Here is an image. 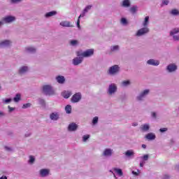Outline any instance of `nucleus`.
<instances>
[{"label":"nucleus","mask_w":179,"mask_h":179,"mask_svg":"<svg viewBox=\"0 0 179 179\" xmlns=\"http://www.w3.org/2000/svg\"><path fill=\"white\" fill-rule=\"evenodd\" d=\"M76 54L77 57H81V58H87L89 57H92V55L94 54V50L89 49L84 52H82V51H78Z\"/></svg>","instance_id":"1"},{"label":"nucleus","mask_w":179,"mask_h":179,"mask_svg":"<svg viewBox=\"0 0 179 179\" xmlns=\"http://www.w3.org/2000/svg\"><path fill=\"white\" fill-rule=\"evenodd\" d=\"M43 92L45 94H54V90H52L51 85H44L43 87Z\"/></svg>","instance_id":"2"},{"label":"nucleus","mask_w":179,"mask_h":179,"mask_svg":"<svg viewBox=\"0 0 179 179\" xmlns=\"http://www.w3.org/2000/svg\"><path fill=\"white\" fill-rule=\"evenodd\" d=\"M82 99V94L80 93H76L71 97L72 103H79Z\"/></svg>","instance_id":"3"},{"label":"nucleus","mask_w":179,"mask_h":179,"mask_svg":"<svg viewBox=\"0 0 179 179\" xmlns=\"http://www.w3.org/2000/svg\"><path fill=\"white\" fill-rule=\"evenodd\" d=\"M148 31H149V29L148 27L142 28L137 31V33L136 34V36H137L138 37H140L141 36H143L144 34H148Z\"/></svg>","instance_id":"4"},{"label":"nucleus","mask_w":179,"mask_h":179,"mask_svg":"<svg viewBox=\"0 0 179 179\" xmlns=\"http://www.w3.org/2000/svg\"><path fill=\"white\" fill-rule=\"evenodd\" d=\"M119 71H120V68L118 67V66L115 65L110 68L109 73L110 75H115V73H117V72H118Z\"/></svg>","instance_id":"5"},{"label":"nucleus","mask_w":179,"mask_h":179,"mask_svg":"<svg viewBox=\"0 0 179 179\" xmlns=\"http://www.w3.org/2000/svg\"><path fill=\"white\" fill-rule=\"evenodd\" d=\"M16 18L13 16H7L3 19L5 23H12V22H15Z\"/></svg>","instance_id":"6"},{"label":"nucleus","mask_w":179,"mask_h":179,"mask_svg":"<svg viewBox=\"0 0 179 179\" xmlns=\"http://www.w3.org/2000/svg\"><path fill=\"white\" fill-rule=\"evenodd\" d=\"M115 92H117V86L115 85V84H111L110 85H109V94H113V93H115Z\"/></svg>","instance_id":"7"},{"label":"nucleus","mask_w":179,"mask_h":179,"mask_svg":"<svg viewBox=\"0 0 179 179\" xmlns=\"http://www.w3.org/2000/svg\"><path fill=\"white\" fill-rule=\"evenodd\" d=\"M82 61H83V57H76L73 59V65H79V64H82Z\"/></svg>","instance_id":"8"},{"label":"nucleus","mask_w":179,"mask_h":179,"mask_svg":"<svg viewBox=\"0 0 179 179\" xmlns=\"http://www.w3.org/2000/svg\"><path fill=\"white\" fill-rule=\"evenodd\" d=\"M145 138L148 141H153V140L156 139V135H155V134H153V133H149L145 136Z\"/></svg>","instance_id":"9"},{"label":"nucleus","mask_w":179,"mask_h":179,"mask_svg":"<svg viewBox=\"0 0 179 179\" xmlns=\"http://www.w3.org/2000/svg\"><path fill=\"white\" fill-rule=\"evenodd\" d=\"M92 9V5L87 6V7H85V8L83 10V13L80 15L79 18L80 17H83L85 15V13H87V12H89V10H90Z\"/></svg>","instance_id":"10"},{"label":"nucleus","mask_w":179,"mask_h":179,"mask_svg":"<svg viewBox=\"0 0 179 179\" xmlns=\"http://www.w3.org/2000/svg\"><path fill=\"white\" fill-rule=\"evenodd\" d=\"M49 173H50V170L48 169H41L40 171V174L41 177H46V176H48Z\"/></svg>","instance_id":"11"},{"label":"nucleus","mask_w":179,"mask_h":179,"mask_svg":"<svg viewBox=\"0 0 179 179\" xmlns=\"http://www.w3.org/2000/svg\"><path fill=\"white\" fill-rule=\"evenodd\" d=\"M149 90H145L139 96H138V100H141V99H143V97H145V96L149 94Z\"/></svg>","instance_id":"12"},{"label":"nucleus","mask_w":179,"mask_h":179,"mask_svg":"<svg viewBox=\"0 0 179 179\" xmlns=\"http://www.w3.org/2000/svg\"><path fill=\"white\" fill-rule=\"evenodd\" d=\"M78 129V124L76 123H71L69 126V131H76Z\"/></svg>","instance_id":"13"},{"label":"nucleus","mask_w":179,"mask_h":179,"mask_svg":"<svg viewBox=\"0 0 179 179\" xmlns=\"http://www.w3.org/2000/svg\"><path fill=\"white\" fill-rule=\"evenodd\" d=\"M167 69L169 72H174V71L177 69V66H176L175 64H169L167 66Z\"/></svg>","instance_id":"14"},{"label":"nucleus","mask_w":179,"mask_h":179,"mask_svg":"<svg viewBox=\"0 0 179 179\" xmlns=\"http://www.w3.org/2000/svg\"><path fill=\"white\" fill-rule=\"evenodd\" d=\"M50 119L52 120L53 121H57V120L59 118V115L57 113H53L50 114Z\"/></svg>","instance_id":"15"},{"label":"nucleus","mask_w":179,"mask_h":179,"mask_svg":"<svg viewBox=\"0 0 179 179\" xmlns=\"http://www.w3.org/2000/svg\"><path fill=\"white\" fill-rule=\"evenodd\" d=\"M147 63L149 64V65H154V66H157L159 65V61H156L155 59H150L147 62Z\"/></svg>","instance_id":"16"},{"label":"nucleus","mask_w":179,"mask_h":179,"mask_svg":"<svg viewBox=\"0 0 179 179\" xmlns=\"http://www.w3.org/2000/svg\"><path fill=\"white\" fill-rule=\"evenodd\" d=\"M71 92L68 91H64L62 93V96H63L64 99H69V97H71Z\"/></svg>","instance_id":"17"},{"label":"nucleus","mask_w":179,"mask_h":179,"mask_svg":"<svg viewBox=\"0 0 179 179\" xmlns=\"http://www.w3.org/2000/svg\"><path fill=\"white\" fill-rule=\"evenodd\" d=\"M111 155H113L111 149H106L103 152V156H111Z\"/></svg>","instance_id":"18"},{"label":"nucleus","mask_w":179,"mask_h":179,"mask_svg":"<svg viewBox=\"0 0 179 179\" xmlns=\"http://www.w3.org/2000/svg\"><path fill=\"white\" fill-rule=\"evenodd\" d=\"M60 26H62L63 27H71V23L68 21H63L60 22Z\"/></svg>","instance_id":"19"},{"label":"nucleus","mask_w":179,"mask_h":179,"mask_svg":"<svg viewBox=\"0 0 179 179\" xmlns=\"http://www.w3.org/2000/svg\"><path fill=\"white\" fill-rule=\"evenodd\" d=\"M56 79L58 83H64V82H65V78L62 76H57Z\"/></svg>","instance_id":"20"},{"label":"nucleus","mask_w":179,"mask_h":179,"mask_svg":"<svg viewBox=\"0 0 179 179\" xmlns=\"http://www.w3.org/2000/svg\"><path fill=\"white\" fill-rule=\"evenodd\" d=\"M10 44V41H4L0 43V47H8Z\"/></svg>","instance_id":"21"},{"label":"nucleus","mask_w":179,"mask_h":179,"mask_svg":"<svg viewBox=\"0 0 179 179\" xmlns=\"http://www.w3.org/2000/svg\"><path fill=\"white\" fill-rule=\"evenodd\" d=\"M57 13V11L53 10V11H50L49 13H47L45 14V17H51V16H55V15Z\"/></svg>","instance_id":"22"},{"label":"nucleus","mask_w":179,"mask_h":179,"mask_svg":"<svg viewBox=\"0 0 179 179\" xmlns=\"http://www.w3.org/2000/svg\"><path fill=\"white\" fill-rule=\"evenodd\" d=\"M134 150H127L125 152V155L127 156V157H131V156H134Z\"/></svg>","instance_id":"23"},{"label":"nucleus","mask_w":179,"mask_h":179,"mask_svg":"<svg viewBox=\"0 0 179 179\" xmlns=\"http://www.w3.org/2000/svg\"><path fill=\"white\" fill-rule=\"evenodd\" d=\"M65 110L67 114H71L72 111V107L70 105H67L65 108Z\"/></svg>","instance_id":"24"},{"label":"nucleus","mask_w":179,"mask_h":179,"mask_svg":"<svg viewBox=\"0 0 179 179\" xmlns=\"http://www.w3.org/2000/svg\"><path fill=\"white\" fill-rule=\"evenodd\" d=\"M20 97H21V95L20 94H17L15 95V97H14L13 100L15 103H17V101H20Z\"/></svg>","instance_id":"25"},{"label":"nucleus","mask_w":179,"mask_h":179,"mask_svg":"<svg viewBox=\"0 0 179 179\" xmlns=\"http://www.w3.org/2000/svg\"><path fill=\"white\" fill-rule=\"evenodd\" d=\"M130 3H129V0H124L122 2V6H124L125 8H128V6H129Z\"/></svg>","instance_id":"26"},{"label":"nucleus","mask_w":179,"mask_h":179,"mask_svg":"<svg viewBox=\"0 0 179 179\" xmlns=\"http://www.w3.org/2000/svg\"><path fill=\"white\" fill-rule=\"evenodd\" d=\"M149 128H150L149 124H144L141 127L142 131H149Z\"/></svg>","instance_id":"27"},{"label":"nucleus","mask_w":179,"mask_h":179,"mask_svg":"<svg viewBox=\"0 0 179 179\" xmlns=\"http://www.w3.org/2000/svg\"><path fill=\"white\" fill-rule=\"evenodd\" d=\"M114 171H115V173H117V174H118V176H120V177L122 176V170L120 169H114Z\"/></svg>","instance_id":"28"},{"label":"nucleus","mask_w":179,"mask_h":179,"mask_svg":"<svg viewBox=\"0 0 179 179\" xmlns=\"http://www.w3.org/2000/svg\"><path fill=\"white\" fill-rule=\"evenodd\" d=\"M177 33H179V29L178 28L173 29L171 31V36H174V34H177Z\"/></svg>","instance_id":"29"},{"label":"nucleus","mask_w":179,"mask_h":179,"mask_svg":"<svg viewBox=\"0 0 179 179\" xmlns=\"http://www.w3.org/2000/svg\"><path fill=\"white\" fill-rule=\"evenodd\" d=\"M27 66H23L20 69V73H24V72H27Z\"/></svg>","instance_id":"30"},{"label":"nucleus","mask_w":179,"mask_h":179,"mask_svg":"<svg viewBox=\"0 0 179 179\" xmlns=\"http://www.w3.org/2000/svg\"><path fill=\"white\" fill-rule=\"evenodd\" d=\"M149 23V16H147L145 17V20L143 22V26H148V24Z\"/></svg>","instance_id":"31"},{"label":"nucleus","mask_w":179,"mask_h":179,"mask_svg":"<svg viewBox=\"0 0 179 179\" xmlns=\"http://www.w3.org/2000/svg\"><path fill=\"white\" fill-rule=\"evenodd\" d=\"M171 14L172 15H179V11L177 9H173L171 10Z\"/></svg>","instance_id":"32"},{"label":"nucleus","mask_w":179,"mask_h":179,"mask_svg":"<svg viewBox=\"0 0 179 179\" xmlns=\"http://www.w3.org/2000/svg\"><path fill=\"white\" fill-rule=\"evenodd\" d=\"M129 84H130L129 80L123 81L122 83V86H128V85H129Z\"/></svg>","instance_id":"33"},{"label":"nucleus","mask_w":179,"mask_h":179,"mask_svg":"<svg viewBox=\"0 0 179 179\" xmlns=\"http://www.w3.org/2000/svg\"><path fill=\"white\" fill-rule=\"evenodd\" d=\"M136 9H138V7L134 6L130 9V10L132 13H135V12H136Z\"/></svg>","instance_id":"34"},{"label":"nucleus","mask_w":179,"mask_h":179,"mask_svg":"<svg viewBox=\"0 0 179 179\" xmlns=\"http://www.w3.org/2000/svg\"><path fill=\"white\" fill-rule=\"evenodd\" d=\"M70 44H71V45H76L78 44V41L76 40L71 41Z\"/></svg>","instance_id":"35"},{"label":"nucleus","mask_w":179,"mask_h":179,"mask_svg":"<svg viewBox=\"0 0 179 179\" xmlns=\"http://www.w3.org/2000/svg\"><path fill=\"white\" fill-rule=\"evenodd\" d=\"M98 121H99V117H94L93 118L92 123L93 124H97Z\"/></svg>","instance_id":"36"},{"label":"nucleus","mask_w":179,"mask_h":179,"mask_svg":"<svg viewBox=\"0 0 179 179\" xmlns=\"http://www.w3.org/2000/svg\"><path fill=\"white\" fill-rule=\"evenodd\" d=\"M27 51H29V52H34V51H36V49L34 48H28Z\"/></svg>","instance_id":"37"},{"label":"nucleus","mask_w":179,"mask_h":179,"mask_svg":"<svg viewBox=\"0 0 179 179\" xmlns=\"http://www.w3.org/2000/svg\"><path fill=\"white\" fill-rule=\"evenodd\" d=\"M89 138H90V135H85V136H84L83 137V141H84V142H86V141H87Z\"/></svg>","instance_id":"38"},{"label":"nucleus","mask_w":179,"mask_h":179,"mask_svg":"<svg viewBox=\"0 0 179 179\" xmlns=\"http://www.w3.org/2000/svg\"><path fill=\"white\" fill-rule=\"evenodd\" d=\"M35 159L34 158L33 156L29 157V163H34Z\"/></svg>","instance_id":"39"},{"label":"nucleus","mask_w":179,"mask_h":179,"mask_svg":"<svg viewBox=\"0 0 179 179\" xmlns=\"http://www.w3.org/2000/svg\"><path fill=\"white\" fill-rule=\"evenodd\" d=\"M77 26L78 29L80 27V17L79 18V17L77 21Z\"/></svg>","instance_id":"40"},{"label":"nucleus","mask_w":179,"mask_h":179,"mask_svg":"<svg viewBox=\"0 0 179 179\" xmlns=\"http://www.w3.org/2000/svg\"><path fill=\"white\" fill-rule=\"evenodd\" d=\"M121 22L122 23V24H127V19L122 18Z\"/></svg>","instance_id":"41"},{"label":"nucleus","mask_w":179,"mask_h":179,"mask_svg":"<svg viewBox=\"0 0 179 179\" xmlns=\"http://www.w3.org/2000/svg\"><path fill=\"white\" fill-rule=\"evenodd\" d=\"M148 159H149V155H145L143 157V159L145 162L148 160Z\"/></svg>","instance_id":"42"},{"label":"nucleus","mask_w":179,"mask_h":179,"mask_svg":"<svg viewBox=\"0 0 179 179\" xmlns=\"http://www.w3.org/2000/svg\"><path fill=\"white\" fill-rule=\"evenodd\" d=\"M118 45H115L112 48V51H115L116 50H118Z\"/></svg>","instance_id":"43"},{"label":"nucleus","mask_w":179,"mask_h":179,"mask_svg":"<svg viewBox=\"0 0 179 179\" xmlns=\"http://www.w3.org/2000/svg\"><path fill=\"white\" fill-rule=\"evenodd\" d=\"M4 103H10V101H12L11 99H5L3 100Z\"/></svg>","instance_id":"44"},{"label":"nucleus","mask_w":179,"mask_h":179,"mask_svg":"<svg viewBox=\"0 0 179 179\" xmlns=\"http://www.w3.org/2000/svg\"><path fill=\"white\" fill-rule=\"evenodd\" d=\"M167 128H162V129H159V131L160 132H166V131H167Z\"/></svg>","instance_id":"45"},{"label":"nucleus","mask_w":179,"mask_h":179,"mask_svg":"<svg viewBox=\"0 0 179 179\" xmlns=\"http://www.w3.org/2000/svg\"><path fill=\"white\" fill-rule=\"evenodd\" d=\"M22 0H11L12 3H17V2H20Z\"/></svg>","instance_id":"46"},{"label":"nucleus","mask_w":179,"mask_h":179,"mask_svg":"<svg viewBox=\"0 0 179 179\" xmlns=\"http://www.w3.org/2000/svg\"><path fill=\"white\" fill-rule=\"evenodd\" d=\"M27 107H30V103H26L23 105V108H27Z\"/></svg>","instance_id":"47"},{"label":"nucleus","mask_w":179,"mask_h":179,"mask_svg":"<svg viewBox=\"0 0 179 179\" xmlns=\"http://www.w3.org/2000/svg\"><path fill=\"white\" fill-rule=\"evenodd\" d=\"M173 40H175L176 41H178V40H179V36H174L173 35Z\"/></svg>","instance_id":"48"},{"label":"nucleus","mask_w":179,"mask_h":179,"mask_svg":"<svg viewBox=\"0 0 179 179\" xmlns=\"http://www.w3.org/2000/svg\"><path fill=\"white\" fill-rule=\"evenodd\" d=\"M163 5H169V0H164L163 2H162Z\"/></svg>","instance_id":"49"},{"label":"nucleus","mask_w":179,"mask_h":179,"mask_svg":"<svg viewBox=\"0 0 179 179\" xmlns=\"http://www.w3.org/2000/svg\"><path fill=\"white\" fill-rule=\"evenodd\" d=\"M8 109H9L10 113H12V111H13L15 110V108H12L10 106H8Z\"/></svg>","instance_id":"50"},{"label":"nucleus","mask_w":179,"mask_h":179,"mask_svg":"<svg viewBox=\"0 0 179 179\" xmlns=\"http://www.w3.org/2000/svg\"><path fill=\"white\" fill-rule=\"evenodd\" d=\"M152 117H153L154 118H156V113L152 112Z\"/></svg>","instance_id":"51"},{"label":"nucleus","mask_w":179,"mask_h":179,"mask_svg":"<svg viewBox=\"0 0 179 179\" xmlns=\"http://www.w3.org/2000/svg\"><path fill=\"white\" fill-rule=\"evenodd\" d=\"M143 164H145V162L143 161L140 163V167H142Z\"/></svg>","instance_id":"52"},{"label":"nucleus","mask_w":179,"mask_h":179,"mask_svg":"<svg viewBox=\"0 0 179 179\" xmlns=\"http://www.w3.org/2000/svg\"><path fill=\"white\" fill-rule=\"evenodd\" d=\"M0 179H8V178L6 176H2L0 178Z\"/></svg>","instance_id":"53"},{"label":"nucleus","mask_w":179,"mask_h":179,"mask_svg":"<svg viewBox=\"0 0 179 179\" xmlns=\"http://www.w3.org/2000/svg\"><path fill=\"white\" fill-rule=\"evenodd\" d=\"M142 148H143V149H146V145L143 144V145H142Z\"/></svg>","instance_id":"54"},{"label":"nucleus","mask_w":179,"mask_h":179,"mask_svg":"<svg viewBox=\"0 0 179 179\" xmlns=\"http://www.w3.org/2000/svg\"><path fill=\"white\" fill-rule=\"evenodd\" d=\"M2 24H3V22H0V26H2Z\"/></svg>","instance_id":"55"},{"label":"nucleus","mask_w":179,"mask_h":179,"mask_svg":"<svg viewBox=\"0 0 179 179\" xmlns=\"http://www.w3.org/2000/svg\"><path fill=\"white\" fill-rule=\"evenodd\" d=\"M0 115H3V113H2L1 111H0Z\"/></svg>","instance_id":"56"},{"label":"nucleus","mask_w":179,"mask_h":179,"mask_svg":"<svg viewBox=\"0 0 179 179\" xmlns=\"http://www.w3.org/2000/svg\"><path fill=\"white\" fill-rule=\"evenodd\" d=\"M132 173H133V174H136V172H135V171H133Z\"/></svg>","instance_id":"57"},{"label":"nucleus","mask_w":179,"mask_h":179,"mask_svg":"<svg viewBox=\"0 0 179 179\" xmlns=\"http://www.w3.org/2000/svg\"><path fill=\"white\" fill-rule=\"evenodd\" d=\"M136 125H138V124H134V127H136Z\"/></svg>","instance_id":"58"},{"label":"nucleus","mask_w":179,"mask_h":179,"mask_svg":"<svg viewBox=\"0 0 179 179\" xmlns=\"http://www.w3.org/2000/svg\"><path fill=\"white\" fill-rule=\"evenodd\" d=\"M0 89H1V86H0Z\"/></svg>","instance_id":"59"}]
</instances>
